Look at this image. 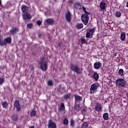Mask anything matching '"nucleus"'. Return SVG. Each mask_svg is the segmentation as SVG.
Masks as SVG:
<instances>
[{
	"mask_svg": "<svg viewBox=\"0 0 128 128\" xmlns=\"http://www.w3.org/2000/svg\"><path fill=\"white\" fill-rule=\"evenodd\" d=\"M48 86H52V80H49L48 81Z\"/></svg>",
	"mask_w": 128,
	"mask_h": 128,
	"instance_id": "obj_34",
	"label": "nucleus"
},
{
	"mask_svg": "<svg viewBox=\"0 0 128 128\" xmlns=\"http://www.w3.org/2000/svg\"><path fill=\"white\" fill-rule=\"evenodd\" d=\"M36 111L34 110H32L30 113V116L32 117L36 116Z\"/></svg>",
	"mask_w": 128,
	"mask_h": 128,
	"instance_id": "obj_24",
	"label": "nucleus"
},
{
	"mask_svg": "<svg viewBox=\"0 0 128 128\" xmlns=\"http://www.w3.org/2000/svg\"><path fill=\"white\" fill-rule=\"evenodd\" d=\"M118 56V54L117 53H115L114 54V56Z\"/></svg>",
	"mask_w": 128,
	"mask_h": 128,
	"instance_id": "obj_47",
	"label": "nucleus"
},
{
	"mask_svg": "<svg viewBox=\"0 0 128 128\" xmlns=\"http://www.w3.org/2000/svg\"><path fill=\"white\" fill-rule=\"evenodd\" d=\"M70 68L72 72H76L78 74H80L79 72L80 68H78V66L76 64H70Z\"/></svg>",
	"mask_w": 128,
	"mask_h": 128,
	"instance_id": "obj_6",
	"label": "nucleus"
},
{
	"mask_svg": "<svg viewBox=\"0 0 128 128\" xmlns=\"http://www.w3.org/2000/svg\"><path fill=\"white\" fill-rule=\"evenodd\" d=\"M120 40L122 42H124V40H126V32H122L120 34Z\"/></svg>",
	"mask_w": 128,
	"mask_h": 128,
	"instance_id": "obj_20",
	"label": "nucleus"
},
{
	"mask_svg": "<svg viewBox=\"0 0 128 128\" xmlns=\"http://www.w3.org/2000/svg\"><path fill=\"white\" fill-rule=\"evenodd\" d=\"M76 110H78V112H80V106H78L76 107Z\"/></svg>",
	"mask_w": 128,
	"mask_h": 128,
	"instance_id": "obj_38",
	"label": "nucleus"
},
{
	"mask_svg": "<svg viewBox=\"0 0 128 128\" xmlns=\"http://www.w3.org/2000/svg\"><path fill=\"white\" fill-rule=\"evenodd\" d=\"M88 124L86 122L83 123L82 124V125L81 128H88Z\"/></svg>",
	"mask_w": 128,
	"mask_h": 128,
	"instance_id": "obj_33",
	"label": "nucleus"
},
{
	"mask_svg": "<svg viewBox=\"0 0 128 128\" xmlns=\"http://www.w3.org/2000/svg\"><path fill=\"white\" fill-rule=\"evenodd\" d=\"M2 70H4V67H2Z\"/></svg>",
	"mask_w": 128,
	"mask_h": 128,
	"instance_id": "obj_51",
	"label": "nucleus"
},
{
	"mask_svg": "<svg viewBox=\"0 0 128 128\" xmlns=\"http://www.w3.org/2000/svg\"><path fill=\"white\" fill-rule=\"evenodd\" d=\"M20 31V28L17 27H12L10 30V33L12 36H16Z\"/></svg>",
	"mask_w": 128,
	"mask_h": 128,
	"instance_id": "obj_8",
	"label": "nucleus"
},
{
	"mask_svg": "<svg viewBox=\"0 0 128 128\" xmlns=\"http://www.w3.org/2000/svg\"><path fill=\"white\" fill-rule=\"evenodd\" d=\"M118 74L121 76H124V70L122 68L118 70Z\"/></svg>",
	"mask_w": 128,
	"mask_h": 128,
	"instance_id": "obj_28",
	"label": "nucleus"
},
{
	"mask_svg": "<svg viewBox=\"0 0 128 128\" xmlns=\"http://www.w3.org/2000/svg\"><path fill=\"white\" fill-rule=\"evenodd\" d=\"M93 77L95 80H98V78H100V76L96 72H95L93 75Z\"/></svg>",
	"mask_w": 128,
	"mask_h": 128,
	"instance_id": "obj_21",
	"label": "nucleus"
},
{
	"mask_svg": "<svg viewBox=\"0 0 128 128\" xmlns=\"http://www.w3.org/2000/svg\"><path fill=\"white\" fill-rule=\"evenodd\" d=\"M100 68H102V64L100 62H98L94 64V68H95V70H100Z\"/></svg>",
	"mask_w": 128,
	"mask_h": 128,
	"instance_id": "obj_17",
	"label": "nucleus"
},
{
	"mask_svg": "<svg viewBox=\"0 0 128 128\" xmlns=\"http://www.w3.org/2000/svg\"><path fill=\"white\" fill-rule=\"evenodd\" d=\"M23 19L25 20H30L32 18V16H30V14H28V12H26L22 14Z\"/></svg>",
	"mask_w": 128,
	"mask_h": 128,
	"instance_id": "obj_12",
	"label": "nucleus"
},
{
	"mask_svg": "<svg viewBox=\"0 0 128 128\" xmlns=\"http://www.w3.org/2000/svg\"><path fill=\"white\" fill-rule=\"evenodd\" d=\"M59 112H63V114H64L66 112V108L64 107V103H62L59 109H58Z\"/></svg>",
	"mask_w": 128,
	"mask_h": 128,
	"instance_id": "obj_15",
	"label": "nucleus"
},
{
	"mask_svg": "<svg viewBox=\"0 0 128 128\" xmlns=\"http://www.w3.org/2000/svg\"><path fill=\"white\" fill-rule=\"evenodd\" d=\"M82 8L83 10L84 11V12H85V14H90V13L88 12H86V7H84V6H82Z\"/></svg>",
	"mask_w": 128,
	"mask_h": 128,
	"instance_id": "obj_32",
	"label": "nucleus"
},
{
	"mask_svg": "<svg viewBox=\"0 0 128 128\" xmlns=\"http://www.w3.org/2000/svg\"><path fill=\"white\" fill-rule=\"evenodd\" d=\"M14 118V120H18V118H16V116H14V117H13V118Z\"/></svg>",
	"mask_w": 128,
	"mask_h": 128,
	"instance_id": "obj_43",
	"label": "nucleus"
},
{
	"mask_svg": "<svg viewBox=\"0 0 128 128\" xmlns=\"http://www.w3.org/2000/svg\"><path fill=\"white\" fill-rule=\"evenodd\" d=\"M0 6H2V0H0Z\"/></svg>",
	"mask_w": 128,
	"mask_h": 128,
	"instance_id": "obj_49",
	"label": "nucleus"
},
{
	"mask_svg": "<svg viewBox=\"0 0 128 128\" xmlns=\"http://www.w3.org/2000/svg\"><path fill=\"white\" fill-rule=\"evenodd\" d=\"M68 2L70 6H72V0H70Z\"/></svg>",
	"mask_w": 128,
	"mask_h": 128,
	"instance_id": "obj_42",
	"label": "nucleus"
},
{
	"mask_svg": "<svg viewBox=\"0 0 128 128\" xmlns=\"http://www.w3.org/2000/svg\"><path fill=\"white\" fill-rule=\"evenodd\" d=\"M84 28V24H80V28Z\"/></svg>",
	"mask_w": 128,
	"mask_h": 128,
	"instance_id": "obj_44",
	"label": "nucleus"
},
{
	"mask_svg": "<svg viewBox=\"0 0 128 128\" xmlns=\"http://www.w3.org/2000/svg\"><path fill=\"white\" fill-rule=\"evenodd\" d=\"M103 118H104V120H108V113H104L103 114Z\"/></svg>",
	"mask_w": 128,
	"mask_h": 128,
	"instance_id": "obj_23",
	"label": "nucleus"
},
{
	"mask_svg": "<svg viewBox=\"0 0 128 128\" xmlns=\"http://www.w3.org/2000/svg\"><path fill=\"white\" fill-rule=\"evenodd\" d=\"M78 96V95H76V96Z\"/></svg>",
	"mask_w": 128,
	"mask_h": 128,
	"instance_id": "obj_52",
	"label": "nucleus"
},
{
	"mask_svg": "<svg viewBox=\"0 0 128 128\" xmlns=\"http://www.w3.org/2000/svg\"><path fill=\"white\" fill-rule=\"evenodd\" d=\"M74 124V120L72 119L71 120H70V126H73Z\"/></svg>",
	"mask_w": 128,
	"mask_h": 128,
	"instance_id": "obj_37",
	"label": "nucleus"
},
{
	"mask_svg": "<svg viewBox=\"0 0 128 128\" xmlns=\"http://www.w3.org/2000/svg\"><path fill=\"white\" fill-rule=\"evenodd\" d=\"M126 82L124 79L119 78L116 80V85L119 88H124L126 86Z\"/></svg>",
	"mask_w": 128,
	"mask_h": 128,
	"instance_id": "obj_2",
	"label": "nucleus"
},
{
	"mask_svg": "<svg viewBox=\"0 0 128 128\" xmlns=\"http://www.w3.org/2000/svg\"><path fill=\"white\" fill-rule=\"evenodd\" d=\"M88 14H84L81 16V20L85 26L88 24Z\"/></svg>",
	"mask_w": 128,
	"mask_h": 128,
	"instance_id": "obj_4",
	"label": "nucleus"
},
{
	"mask_svg": "<svg viewBox=\"0 0 128 128\" xmlns=\"http://www.w3.org/2000/svg\"><path fill=\"white\" fill-rule=\"evenodd\" d=\"M106 6L108 5L104 2L102 1L100 4V8L102 10H106Z\"/></svg>",
	"mask_w": 128,
	"mask_h": 128,
	"instance_id": "obj_9",
	"label": "nucleus"
},
{
	"mask_svg": "<svg viewBox=\"0 0 128 128\" xmlns=\"http://www.w3.org/2000/svg\"><path fill=\"white\" fill-rule=\"evenodd\" d=\"M100 84L96 82L94 83L91 85L90 88V94H94L96 92H98V88H100Z\"/></svg>",
	"mask_w": 128,
	"mask_h": 128,
	"instance_id": "obj_3",
	"label": "nucleus"
},
{
	"mask_svg": "<svg viewBox=\"0 0 128 128\" xmlns=\"http://www.w3.org/2000/svg\"><path fill=\"white\" fill-rule=\"evenodd\" d=\"M58 46H62V43L58 42Z\"/></svg>",
	"mask_w": 128,
	"mask_h": 128,
	"instance_id": "obj_45",
	"label": "nucleus"
},
{
	"mask_svg": "<svg viewBox=\"0 0 128 128\" xmlns=\"http://www.w3.org/2000/svg\"><path fill=\"white\" fill-rule=\"evenodd\" d=\"M14 108H16L17 112H20V102L18 100H16L14 103Z\"/></svg>",
	"mask_w": 128,
	"mask_h": 128,
	"instance_id": "obj_14",
	"label": "nucleus"
},
{
	"mask_svg": "<svg viewBox=\"0 0 128 128\" xmlns=\"http://www.w3.org/2000/svg\"><path fill=\"white\" fill-rule=\"evenodd\" d=\"M32 26H34V24L32 23H30V24H27V28L29 30H30V28H32Z\"/></svg>",
	"mask_w": 128,
	"mask_h": 128,
	"instance_id": "obj_29",
	"label": "nucleus"
},
{
	"mask_svg": "<svg viewBox=\"0 0 128 128\" xmlns=\"http://www.w3.org/2000/svg\"><path fill=\"white\" fill-rule=\"evenodd\" d=\"M45 22H46V24H48L52 26V24H54V18H49L46 19Z\"/></svg>",
	"mask_w": 128,
	"mask_h": 128,
	"instance_id": "obj_16",
	"label": "nucleus"
},
{
	"mask_svg": "<svg viewBox=\"0 0 128 128\" xmlns=\"http://www.w3.org/2000/svg\"><path fill=\"white\" fill-rule=\"evenodd\" d=\"M40 36H42V35H41V34H39V35H38V37L40 38Z\"/></svg>",
	"mask_w": 128,
	"mask_h": 128,
	"instance_id": "obj_50",
	"label": "nucleus"
},
{
	"mask_svg": "<svg viewBox=\"0 0 128 128\" xmlns=\"http://www.w3.org/2000/svg\"><path fill=\"white\" fill-rule=\"evenodd\" d=\"M115 16L116 18H120L122 14L120 12H116L115 14Z\"/></svg>",
	"mask_w": 128,
	"mask_h": 128,
	"instance_id": "obj_27",
	"label": "nucleus"
},
{
	"mask_svg": "<svg viewBox=\"0 0 128 128\" xmlns=\"http://www.w3.org/2000/svg\"><path fill=\"white\" fill-rule=\"evenodd\" d=\"M36 24H38V26H40V24H42V22L40 20H38L36 21Z\"/></svg>",
	"mask_w": 128,
	"mask_h": 128,
	"instance_id": "obj_36",
	"label": "nucleus"
},
{
	"mask_svg": "<svg viewBox=\"0 0 128 128\" xmlns=\"http://www.w3.org/2000/svg\"><path fill=\"white\" fill-rule=\"evenodd\" d=\"M95 110L97 112H100V110H102V105L100 103H96L95 106Z\"/></svg>",
	"mask_w": 128,
	"mask_h": 128,
	"instance_id": "obj_19",
	"label": "nucleus"
},
{
	"mask_svg": "<svg viewBox=\"0 0 128 128\" xmlns=\"http://www.w3.org/2000/svg\"><path fill=\"white\" fill-rule=\"evenodd\" d=\"M57 91L58 92H60V94H64L66 92V90L64 87H62V85L60 84L57 88Z\"/></svg>",
	"mask_w": 128,
	"mask_h": 128,
	"instance_id": "obj_11",
	"label": "nucleus"
},
{
	"mask_svg": "<svg viewBox=\"0 0 128 128\" xmlns=\"http://www.w3.org/2000/svg\"><path fill=\"white\" fill-rule=\"evenodd\" d=\"M21 10L23 14H24L28 10V7L26 5H22L21 7Z\"/></svg>",
	"mask_w": 128,
	"mask_h": 128,
	"instance_id": "obj_18",
	"label": "nucleus"
},
{
	"mask_svg": "<svg viewBox=\"0 0 128 128\" xmlns=\"http://www.w3.org/2000/svg\"><path fill=\"white\" fill-rule=\"evenodd\" d=\"M72 96V94L70 93H67L64 96Z\"/></svg>",
	"mask_w": 128,
	"mask_h": 128,
	"instance_id": "obj_39",
	"label": "nucleus"
},
{
	"mask_svg": "<svg viewBox=\"0 0 128 128\" xmlns=\"http://www.w3.org/2000/svg\"><path fill=\"white\" fill-rule=\"evenodd\" d=\"M76 26H77V28H78V30H80V24H78Z\"/></svg>",
	"mask_w": 128,
	"mask_h": 128,
	"instance_id": "obj_41",
	"label": "nucleus"
},
{
	"mask_svg": "<svg viewBox=\"0 0 128 128\" xmlns=\"http://www.w3.org/2000/svg\"><path fill=\"white\" fill-rule=\"evenodd\" d=\"M63 124L65 125V126H68V119L66 118H64L63 120Z\"/></svg>",
	"mask_w": 128,
	"mask_h": 128,
	"instance_id": "obj_25",
	"label": "nucleus"
},
{
	"mask_svg": "<svg viewBox=\"0 0 128 128\" xmlns=\"http://www.w3.org/2000/svg\"><path fill=\"white\" fill-rule=\"evenodd\" d=\"M29 128H34V126H30Z\"/></svg>",
	"mask_w": 128,
	"mask_h": 128,
	"instance_id": "obj_46",
	"label": "nucleus"
},
{
	"mask_svg": "<svg viewBox=\"0 0 128 128\" xmlns=\"http://www.w3.org/2000/svg\"><path fill=\"white\" fill-rule=\"evenodd\" d=\"M75 104H77L80 100V96H75Z\"/></svg>",
	"mask_w": 128,
	"mask_h": 128,
	"instance_id": "obj_26",
	"label": "nucleus"
},
{
	"mask_svg": "<svg viewBox=\"0 0 128 128\" xmlns=\"http://www.w3.org/2000/svg\"><path fill=\"white\" fill-rule=\"evenodd\" d=\"M12 43V38L7 37L4 38V40L1 36H0V46H6L8 44H10Z\"/></svg>",
	"mask_w": 128,
	"mask_h": 128,
	"instance_id": "obj_1",
	"label": "nucleus"
},
{
	"mask_svg": "<svg viewBox=\"0 0 128 128\" xmlns=\"http://www.w3.org/2000/svg\"><path fill=\"white\" fill-rule=\"evenodd\" d=\"M2 106L4 108H6L8 107V102H4L2 104Z\"/></svg>",
	"mask_w": 128,
	"mask_h": 128,
	"instance_id": "obj_30",
	"label": "nucleus"
},
{
	"mask_svg": "<svg viewBox=\"0 0 128 128\" xmlns=\"http://www.w3.org/2000/svg\"><path fill=\"white\" fill-rule=\"evenodd\" d=\"M84 112H86V110H84V109L83 110H82V114H84Z\"/></svg>",
	"mask_w": 128,
	"mask_h": 128,
	"instance_id": "obj_48",
	"label": "nucleus"
},
{
	"mask_svg": "<svg viewBox=\"0 0 128 128\" xmlns=\"http://www.w3.org/2000/svg\"><path fill=\"white\" fill-rule=\"evenodd\" d=\"M94 30H96V27H93L92 28H89L86 32V38H92V36L94 32Z\"/></svg>",
	"mask_w": 128,
	"mask_h": 128,
	"instance_id": "obj_7",
	"label": "nucleus"
},
{
	"mask_svg": "<svg viewBox=\"0 0 128 128\" xmlns=\"http://www.w3.org/2000/svg\"><path fill=\"white\" fill-rule=\"evenodd\" d=\"M66 22H70L72 20V14H70V12L68 11L66 14Z\"/></svg>",
	"mask_w": 128,
	"mask_h": 128,
	"instance_id": "obj_10",
	"label": "nucleus"
},
{
	"mask_svg": "<svg viewBox=\"0 0 128 128\" xmlns=\"http://www.w3.org/2000/svg\"><path fill=\"white\" fill-rule=\"evenodd\" d=\"M40 68L42 72H46L48 70V63L45 61H40Z\"/></svg>",
	"mask_w": 128,
	"mask_h": 128,
	"instance_id": "obj_5",
	"label": "nucleus"
},
{
	"mask_svg": "<svg viewBox=\"0 0 128 128\" xmlns=\"http://www.w3.org/2000/svg\"><path fill=\"white\" fill-rule=\"evenodd\" d=\"M30 68H31L32 70H34V66H32V65H30Z\"/></svg>",
	"mask_w": 128,
	"mask_h": 128,
	"instance_id": "obj_40",
	"label": "nucleus"
},
{
	"mask_svg": "<svg viewBox=\"0 0 128 128\" xmlns=\"http://www.w3.org/2000/svg\"><path fill=\"white\" fill-rule=\"evenodd\" d=\"M76 10H80V3H76L74 4Z\"/></svg>",
	"mask_w": 128,
	"mask_h": 128,
	"instance_id": "obj_22",
	"label": "nucleus"
},
{
	"mask_svg": "<svg viewBox=\"0 0 128 128\" xmlns=\"http://www.w3.org/2000/svg\"><path fill=\"white\" fill-rule=\"evenodd\" d=\"M66 98H68V97H66Z\"/></svg>",
	"mask_w": 128,
	"mask_h": 128,
	"instance_id": "obj_53",
	"label": "nucleus"
},
{
	"mask_svg": "<svg viewBox=\"0 0 128 128\" xmlns=\"http://www.w3.org/2000/svg\"><path fill=\"white\" fill-rule=\"evenodd\" d=\"M56 123L51 120H49V122L48 124V128H56Z\"/></svg>",
	"mask_w": 128,
	"mask_h": 128,
	"instance_id": "obj_13",
	"label": "nucleus"
},
{
	"mask_svg": "<svg viewBox=\"0 0 128 128\" xmlns=\"http://www.w3.org/2000/svg\"><path fill=\"white\" fill-rule=\"evenodd\" d=\"M81 42L82 44H88V42L86 41V40L84 38H81Z\"/></svg>",
	"mask_w": 128,
	"mask_h": 128,
	"instance_id": "obj_35",
	"label": "nucleus"
},
{
	"mask_svg": "<svg viewBox=\"0 0 128 128\" xmlns=\"http://www.w3.org/2000/svg\"><path fill=\"white\" fill-rule=\"evenodd\" d=\"M4 82V78L2 77L0 78V85H2Z\"/></svg>",
	"mask_w": 128,
	"mask_h": 128,
	"instance_id": "obj_31",
	"label": "nucleus"
}]
</instances>
